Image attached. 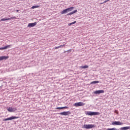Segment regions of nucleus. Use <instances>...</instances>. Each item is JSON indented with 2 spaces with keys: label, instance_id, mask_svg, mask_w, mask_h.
Listing matches in <instances>:
<instances>
[{
  "label": "nucleus",
  "instance_id": "obj_14",
  "mask_svg": "<svg viewBox=\"0 0 130 130\" xmlns=\"http://www.w3.org/2000/svg\"><path fill=\"white\" fill-rule=\"evenodd\" d=\"M8 58H9V56H0V61L1 60H4V59L6 60V59H8Z\"/></svg>",
  "mask_w": 130,
  "mask_h": 130
},
{
  "label": "nucleus",
  "instance_id": "obj_4",
  "mask_svg": "<svg viewBox=\"0 0 130 130\" xmlns=\"http://www.w3.org/2000/svg\"><path fill=\"white\" fill-rule=\"evenodd\" d=\"M18 118H19V117L12 116L9 118L3 119V121H7V120H13V119H17Z\"/></svg>",
  "mask_w": 130,
  "mask_h": 130
},
{
  "label": "nucleus",
  "instance_id": "obj_19",
  "mask_svg": "<svg viewBox=\"0 0 130 130\" xmlns=\"http://www.w3.org/2000/svg\"><path fill=\"white\" fill-rule=\"evenodd\" d=\"M37 8H39V6H33L31 7V9H37Z\"/></svg>",
  "mask_w": 130,
  "mask_h": 130
},
{
  "label": "nucleus",
  "instance_id": "obj_8",
  "mask_svg": "<svg viewBox=\"0 0 130 130\" xmlns=\"http://www.w3.org/2000/svg\"><path fill=\"white\" fill-rule=\"evenodd\" d=\"M36 25H37V22H36L34 23H28L27 27H28L29 28H31L32 27H35Z\"/></svg>",
  "mask_w": 130,
  "mask_h": 130
},
{
  "label": "nucleus",
  "instance_id": "obj_10",
  "mask_svg": "<svg viewBox=\"0 0 130 130\" xmlns=\"http://www.w3.org/2000/svg\"><path fill=\"white\" fill-rule=\"evenodd\" d=\"M13 19H16V17H11V18H3V19H1V22L3 21H9V20H12Z\"/></svg>",
  "mask_w": 130,
  "mask_h": 130
},
{
  "label": "nucleus",
  "instance_id": "obj_9",
  "mask_svg": "<svg viewBox=\"0 0 130 130\" xmlns=\"http://www.w3.org/2000/svg\"><path fill=\"white\" fill-rule=\"evenodd\" d=\"M60 115H65V116L70 115V114H71V112L70 111L63 112L60 113Z\"/></svg>",
  "mask_w": 130,
  "mask_h": 130
},
{
  "label": "nucleus",
  "instance_id": "obj_24",
  "mask_svg": "<svg viewBox=\"0 0 130 130\" xmlns=\"http://www.w3.org/2000/svg\"><path fill=\"white\" fill-rule=\"evenodd\" d=\"M58 48H59V47H55L54 49H58Z\"/></svg>",
  "mask_w": 130,
  "mask_h": 130
},
{
  "label": "nucleus",
  "instance_id": "obj_6",
  "mask_svg": "<svg viewBox=\"0 0 130 130\" xmlns=\"http://www.w3.org/2000/svg\"><path fill=\"white\" fill-rule=\"evenodd\" d=\"M7 110L9 112H15L17 110V109L16 108L9 107L7 108Z\"/></svg>",
  "mask_w": 130,
  "mask_h": 130
},
{
  "label": "nucleus",
  "instance_id": "obj_13",
  "mask_svg": "<svg viewBox=\"0 0 130 130\" xmlns=\"http://www.w3.org/2000/svg\"><path fill=\"white\" fill-rule=\"evenodd\" d=\"M11 46H12V45H7L4 47L0 48V50H4V49H7L8 48H10V47H11Z\"/></svg>",
  "mask_w": 130,
  "mask_h": 130
},
{
  "label": "nucleus",
  "instance_id": "obj_7",
  "mask_svg": "<svg viewBox=\"0 0 130 130\" xmlns=\"http://www.w3.org/2000/svg\"><path fill=\"white\" fill-rule=\"evenodd\" d=\"M112 125H122L123 123L120 121H114L112 123Z\"/></svg>",
  "mask_w": 130,
  "mask_h": 130
},
{
  "label": "nucleus",
  "instance_id": "obj_5",
  "mask_svg": "<svg viewBox=\"0 0 130 130\" xmlns=\"http://www.w3.org/2000/svg\"><path fill=\"white\" fill-rule=\"evenodd\" d=\"M84 105H85V104L84 103L80 102L75 103L74 106H75L76 107H79L80 106H84Z\"/></svg>",
  "mask_w": 130,
  "mask_h": 130
},
{
  "label": "nucleus",
  "instance_id": "obj_28",
  "mask_svg": "<svg viewBox=\"0 0 130 130\" xmlns=\"http://www.w3.org/2000/svg\"><path fill=\"white\" fill-rule=\"evenodd\" d=\"M16 12H19V10H16Z\"/></svg>",
  "mask_w": 130,
  "mask_h": 130
},
{
  "label": "nucleus",
  "instance_id": "obj_15",
  "mask_svg": "<svg viewBox=\"0 0 130 130\" xmlns=\"http://www.w3.org/2000/svg\"><path fill=\"white\" fill-rule=\"evenodd\" d=\"M127 129H130V126H125V127H122L120 128V130H127Z\"/></svg>",
  "mask_w": 130,
  "mask_h": 130
},
{
  "label": "nucleus",
  "instance_id": "obj_20",
  "mask_svg": "<svg viewBox=\"0 0 130 130\" xmlns=\"http://www.w3.org/2000/svg\"><path fill=\"white\" fill-rule=\"evenodd\" d=\"M107 130H117L116 128H107Z\"/></svg>",
  "mask_w": 130,
  "mask_h": 130
},
{
  "label": "nucleus",
  "instance_id": "obj_26",
  "mask_svg": "<svg viewBox=\"0 0 130 130\" xmlns=\"http://www.w3.org/2000/svg\"><path fill=\"white\" fill-rule=\"evenodd\" d=\"M115 112L116 113H117V114H118V112L117 111H116V110L115 111Z\"/></svg>",
  "mask_w": 130,
  "mask_h": 130
},
{
  "label": "nucleus",
  "instance_id": "obj_23",
  "mask_svg": "<svg viewBox=\"0 0 130 130\" xmlns=\"http://www.w3.org/2000/svg\"><path fill=\"white\" fill-rule=\"evenodd\" d=\"M109 1H110V0H106L104 2V3L105 4V3H107V2H109Z\"/></svg>",
  "mask_w": 130,
  "mask_h": 130
},
{
  "label": "nucleus",
  "instance_id": "obj_17",
  "mask_svg": "<svg viewBox=\"0 0 130 130\" xmlns=\"http://www.w3.org/2000/svg\"><path fill=\"white\" fill-rule=\"evenodd\" d=\"M88 68H89V66L85 65L84 66H80V69H88Z\"/></svg>",
  "mask_w": 130,
  "mask_h": 130
},
{
  "label": "nucleus",
  "instance_id": "obj_25",
  "mask_svg": "<svg viewBox=\"0 0 130 130\" xmlns=\"http://www.w3.org/2000/svg\"><path fill=\"white\" fill-rule=\"evenodd\" d=\"M69 26H71V25H72V23H69Z\"/></svg>",
  "mask_w": 130,
  "mask_h": 130
},
{
  "label": "nucleus",
  "instance_id": "obj_2",
  "mask_svg": "<svg viewBox=\"0 0 130 130\" xmlns=\"http://www.w3.org/2000/svg\"><path fill=\"white\" fill-rule=\"evenodd\" d=\"M74 10V7H70L66 9L63 10L61 12V15H63L64 14H67L69 13V12H72V11Z\"/></svg>",
  "mask_w": 130,
  "mask_h": 130
},
{
  "label": "nucleus",
  "instance_id": "obj_11",
  "mask_svg": "<svg viewBox=\"0 0 130 130\" xmlns=\"http://www.w3.org/2000/svg\"><path fill=\"white\" fill-rule=\"evenodd\" d=\"M94 94H102L104 93V90H96L93 92Z\"/></svg>",
  "mask_w": 130,
  "mask_h": 130
},
{
  "label": "nucleus",
  "instance_id": "obj_12",
  "mask_svg": "<svg viewBox=\"0 0 130 130\" xmlns=\"http://www.w3.org/2000/svg\"><path fill=\"white\" fill-rule=\"evenodd\" d=\"M78 12V10H75L74 11L70 12L69 13L67 14V16H71L72 15H74V14H76Z\"/></svg>",
  "mask_w": 130,
  "mask_h": 130
},
{
  "label": "nucleus",
  "instance_id": "obj_18",
  "mask_svg": "<svg viewBox=\"0 0 130 130\" xmlns=\"http://www.w3.org/2000/svg\"><path fill=\"white\" fill-rule=\"evenodd\" d=\"M98 83H100L99 81H92L90 83L91 84H98Z\"/></svg>",
  "mask_w": 130,
  "mask_h": 130
},
{
  "label": "nucleus",
  "instance_id": "obj_21",
  "mask_svg": "<svg viewBox=\"0 0 130 130\" xmlns=\"http://www.w3.org/2000/svg\"><path fill=\"white\" fill-rule=\"evenodd\" d=\"M63 46H64V45H61L60 46H58L59 48H61L63 47Z\"/></svg>",
  "mask_w": 130,
  "mask_h": 130
},
{
  "label": "nucleus",
  "instance_id": "obj_16",
  "mask_svg": "<svg viewBox=\"0 0 130 130\" xmlns=\"http://www.w3.org/2000/svg\"><path fill=\"white\" fill-rule=\"evenodd\" d=\"M68 108H69V107H57L56 109H68Z\"/></svg>",
  "mask_w": 130,
  "mask_h": 130
},
{
  "label": "nucleus",
  "instance_id": "obj_22",
  "mask_svg": "<svg viewBox=\"0 0 130 130\" xmlns=\"http://www.w3.org/2000/svg\"><path fill=\"white\" fill-rule=\"evenodd\" d=\"M77 23V21H75L73 22H72L71 24H72V25H74V24H76Z\"/></svg>",
  "mask_w": 130,
  "mask_h": 130
},
{
  "label": "nucleus",
  "instance_id": "obj_3",
  "mask_svg": "<svg viewBox=\"0 0 130 130\" xmlns=\"http://www.w3.org/2000/svg\"><path fill=\"white\" fill-rule=\"evenodd\" d=\"M93 127H95V125L94 124H84L82 126L83 128H86V129L93 128Z\"/></svg>",
  "mask_w": 130,
  "mask_h": 130
},
{
  "label": "nucleus",
  "instance_id": "obj_1",
  "mask_svg": "<svg viewBox=\"0 0 130 130\" xmlns=\"http://www.w3.org/2000/svg\"><path fill=\"white\" fill-rule=\"evenodd\" d=\"M85 114L86 115H90V116H92L93 115H100V113L98 112L86 111L85 112Z\"/></svg>",
  "mask_w": 130,
  "mask_h": 130
},
{
  "label": "nucleus",
  "instance_id": "obj_27",
  "mask_svg": "<svg viewBox=\"0 0 130 130\" xmlns=\"http://www.w3.org/2000/svg\"><path fill=\"white\" fill-rule=\"evenodd\" d=\"M103 4H105L104 2L101 3V5H103Z\"/></svg>",
  "mask_w": 130,
  "mask_h": 130
}]
</instances>
